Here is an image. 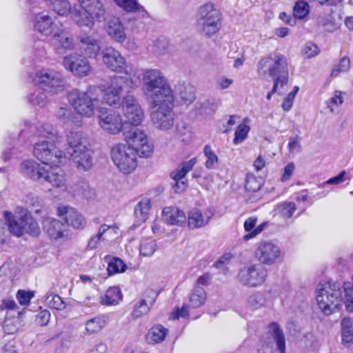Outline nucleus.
I'll use <instances>...</instances> for the list:
<instances>
[{
	"instance_id": "obj_13",
	"label": "nucleus",
	"mask_w": 353,
	"mask_h": 353,
	"mask_svg": "<svg viewBox=\"0 0 353 353\" xmlns=\"http://www.w3.org/2000/svg\"><path fill=\"white\" fill-rule=\"evenodd\" d=\"M254 254L260 264L272 265L281 258V249L272 241L262 240L257 243Z\"/></svg>"
},
{
	"instance_id": "obj_30",
	"label": "nucleus",
	"mask_w": 353,
	"mask_h": 353,
	"mask_svg": "<svg viewBox=\"0 0 353 353\" xmlns=\"http://www.w3.org/2000/svg\"><path fill=\"white\" fill-rule=\"evenodd\" d=\"M45 232L53 239H59L63 236V224L59 220L45 216L43 221Z\"/></svg>"
},
{
	"instance_id": "obj_18",
	"label": "nucleus",
	"mask_w": 353,
	"mask_h": 353,
	"mask_svg": "<svg viewBox=\"0 0 353 353\" xmlns=\"http://www.w3.org/2000/svg\"><path fill=\"white\" fill-rule=\"evenodd\" d=\"M101 61L111 71L121 73L128 65L119 51L112 47H105L101 51Z\"/></svg>"
},
{
	"instance_id": "obj_6",
	"label": "nucleus",
	"mask_w": 353,
	"mask_h": 353,
	"mask_svg": "<svg viewBox=\"0 0 353 353\" xmlns=\"http://www.w3.org/2000/svg\"><path fill=\"white\" fill-rule=\"evenodd\" d=\"M197 23L201 33L207 37H212L221 29L222 14L214 3H206L198 10Z\"/></svg>"
},
{
	"instance_id": "obj_42",
	"label": "nucleus",
	"mask_w": 353,
	"mask_h": 353,
	"mask_svg": "<svg viewBox=\"0 0 353 353\" xmlns=\"http://www.w3.org/2000/svg\"><path fill=\"white\" fill-rule=\"evenodd\" d=\"M110 230H112L114 233H117L118 227L116 225L110 226L106 224L101 225L99 229L98 233L90 239L88 243V248L90 250H93L96 248L99 242L102 240L103 235Z\"/></svg>"
},
{
	"instance_id": "obj_21",
	"label": "nucleus",
	"mask_w": 353,
	"mask_h": 353,
	"mask_svg": "<svg viewBox=\"0 0 353 353\" xmlns=\"http://www.w3.org/2000/svg\"><path fill=\"white\" fill-rule=\"evenodd\" d=\"M213 215L214 212L210 208L203 210L193 208L188 212V225L190 229L204 227L209 223Z\"/></svg>"
},
{
	"instance_id": "obj_39",
	"label": "nucleus",
	"mask_w": 353,
	"mask_h": 353,
	"mask_svg": "<svg viewBox=\"0 0 353 353\" xmlns=\"http://www.w3.org/2000/svg\"><path fill=\"white\" fill-rule=\"evenodd\" d=\"M67 141L69 145L68 151L81 150L82 148H88L85 145L86 137L81 132L72 131L67 136Z\"/></svg>"
},
{
	"instance_id": "obj_40",
	"label": "nucleus",
	"mask_w": 353,
	"mask_h": 353,
	"mask_svg": "<svg viewBox=\"0 0 353 353\" xmlns=\"http://www.w3.org/2000/svg\"><path fill=\"white\" fill-rule=\"evenodd\" d=\"M269 329L276 343V350L279 353H285V339L282 329L276 323H272Z\"/></svg>"
},
{
	"instance_id": "obj_38",
	"label": "nucleus",
	"mask_w": 353,
	"mask_h": 353,
	"mask_svg": "<svg viewBox=\"0 0 353 353\" xmlns=\"http://www.w3.org/2000/svg\"><path fill=\"white\" fill-rule=\"evenodd\" d=\"M41 167L33 160H26L20 164V172L34 180L40 179V168Z\"/></svg>"
},
{
	"instance_id": "obj_11",
	"label": "nucleus",
	"mask_w": 353,
	"mask_h": 353,
	"mask_svg": "<svg viewBox=\"0 0 353 353\" xmlns=\"http://www.w3.org/2000/svg\"><path fill=\"white\" fill-rule=\"evenodd\" d=\"M125 141L128 143L126 145L133 148L140 157L148 158L152 155L153 144L143 130H131L126 134Z\"/></svg>"
},
{
	"instance_id": "obj_56",
	"label": "nucleus",
	"mask_w": 353,
	"mask_h": 353,
	"mask_svg": "<svg viewBox=\"0 0 353 353\" xmlns=\"http://www.w3.org/2000/svg\"><path fill=\"white\" fill-rule=\"evenodd\" d=\"M350 68V59L345 57H343L338 65H336L332 70L331 76L332 77H336L341 72H346Z\"/></svg>"
},
{
	"instance_id": "obj_3",
	"label": "nucleus",
	"mask_w": 353,
	"mask_h": 353,
	"mask_svg": "<svg viewBox=\"0 0 353 353\" xmlns=\"http://www.w3.org/2000/svg\"><path fill=\"white\" fill-rule=\"evenodd\" d=\"M33 152L34 157L43 163L40 168V179H43L54 187L64 186L65 174L60 167L65 159L63 152L53 143L43 142L35 144Z\"/></svg>"
},
{
	"instance_id": "obj_28",
	"label": "nucleus",
	"mask_w": 353,
	"mask_h": 353,
	"mask_svg": "<svg viewBox=\"0 0 353 353\" xmlns=\"http://www.w3.org/2000/svg\"><path fill=\"white\" fill-rule=\"evenodd\" d=\"M125 76H119L123 81L122 85L125 88L134 90L139 87L141 83L139 70L131 65H127L123 72Z\"/></svg>"
},
{
	"instance_id": "obj_4",
	"label": "nucleus",
	"mask_w": 353,
	"mask_h": 353,
	"mask_svg": "<svg viewBox=\"0 0 353 353\" xmlns=\"http://www.w3.org/2000/svg\"><path fill=\"white\" fill-rule=\"evenodd\" d=\"M68 100L75 113L83 118H92L99 110L100 94L96 85H90L85 90H72Z\"/></svg>"
},
{
	"instance_id": "obj_46",
	"label": "nucleus",
	"mask_w": 353,
	"mask_h": 353,
	"mask_svg": "<svg viewBox=\"0 0 353 353\" xmlns=\"http://www.w3.org/2000/svg\"><path fill=\"white\" fill-rule=\"evenodd\" d=\"M153 302L154 301L150 303V305L148 304L146 301L144 299H142L140 301L137 302L134 305L133 308V311L132 313V319H137L147 314L149 312L150 310V306L152 305Z\"/></svg>"
},
{
	"instance_id": "obj_29",
	"label": "nucleus",
	"mask_w": 353,
	"mask_h": 353,
	"mask_svg": "<svg viewBox=\"0 0 353 353\" xmlns=\"http://www.w3.org/2000/svg\"><path fill=\"white\" fill-rule=\"evenodd\" d=\"M36 135L40 138L44 139V140L37 143L48 142L53 143L57 147V143L60 141V137L58 134L57 130L49 123H43L37 127Z\"/></svg>"
},
{
	"instance_id": "obj_32",
	"label": "nucleus",
	"mask_w": 353,
	"mask_h": 353,
	"mask_svg": "<svg viewBox=\"0 0 353 353\" xmlns=\"http://www.w3.org/2000/svg\"><path fill=\"white\" fill-rule=\"evenodd\" d=\"M109 316L107 314L96 316L85 323V330L87 334H94L101 331L108 323Z\"/></svg>"
},
{
	"instance_id": "obj_52",
	"label": "nucleus",
	"mask_w": 353,
	"mask_h": 353,
	"mask_svg": "<svg viewBox=\"0 0 353 353\" xmlns=\"http://www.w3.org/2000/svg\"><path fill=\"white\" fill-rule=\"evenodd\" d=\"M320 50L316 44L311 41L305 43L301 48V54L304 59H311L317 56Z\"/></svg>"
},
{
	"instance_id": "obj_35",
	"label": "nucleus",
	"mask_w": 353,
	"mask_h": 353,
	"mask_svg": "<svg viewBox=\"0 0 353 353\" xmlns=\"http://www.w3.org/2000/svg\"><path fill=\"white\" fill-rule=\"evenodd\" d=\"M151 202L149 199L143 198L139 201L134 208V212L137 224L141 225L148 220Z\"/></svg>"
},
{
	"instance_id": "obj_50",
	"label": "nucleus",
	"mask_w": 353,
	"mask_h": 353,
	"mask_svg": "<svg viewBox=\"0 0 353 353\" xmlns=\"http://www.w3.org/2000/svg\"><path fill=\"white\" fill-rule=\"evenodd\" d=\"M30 103L34 106L44 108L48 103V100L45 92L41 90L35 91L29 97Z\"/></svg>"
},
{
	"instance_id": "obj_19",
	"label": "nucleus",
	"mask_w": 353,
	"mask_h": 353,
	"mask_svg": "<svg viewBox=\"0 0 353 353\" xmlns=\"http://www.w3.org/2000/svg\"><path fill=\"white\" fill-rule=\"evenodd\" d=\"M196 159L192 158L188 161L181 163L179 167L171 173L172 178L174 180V189L176 192H182L187 188V183L183 179L196 163Z\"/></svg>"
},
{
	"instance_id": "obj_57",
	"label": "nucleus",
	"mask_w": 353,
	"mask_h": 353,
	"mask_svg": "<svg viewBox=\"0 0 353 353\" xmlns=\"http://www.w3.org/2000/svg\"><path fill=\"white\" fill-rule=\"evenodd\" d=\"M265 303L263 296L259 293L253 294L248 299L247 304L248 307L256 310L261 307Z\"/></svg>"
},
{
	"instance_id": "obj_20",
	"label": "nucleus",
	"mask_w": 353,
	"mask_h": 353,
	"mask_svg": "<svg viewBox=\"0 0 353 353\" xmlns=\"http://www.w3.org/2000/svg\"><path fill=\"white\" fill-rule=\"evenodd\" d=\"M61 23L56 21L47 13L41 12L36 15L34 19V28L41 34L50 37L55 29H58Z\"/></svg>"
},
{
	"instance_id": "obj_16",
	"label": "nucleus",
	"mask_w": 353,
	"mask_h": 353,
	"mask_svg": "<svg viewBox=\"0 0 353 353\" xmlns=\"http://www.w3.org/2000/svg\"><path fill=\"white\" fill-rule=\"evenodd\" d=\"M123 81L117 75L112 77L110 83L105 86L101 85L97 87L101 91L103 92V99L105 103L110 105H121V96L125 87L122 85Z\"/></svg>"
},
{
	"instance_id": "obj_25",
	"label": "nucleus",
	"mask_w": 353,
	"mask_h": 353,
	"mask_svg": "<svg viewBox=\"0 0 353 353\" xmlns=\"http://www.w3.org/2000/svg\"><path fill=\"white\" fill-rule=\"evenodd\" d=\"M105 29L108 35L117 43H123L127 39L124 26L119 17L110 18L106 23Z\"/></svg>"
},
{
	"instance_id": "obj_23",
	"label": "nucleus",
	"mask_w": 353,
	"mask_h": 353,
	"mask_svg": "<svg viewBox=\"0 0 353 353\" xmlns=\"http://www.w3.org/2000/svg\"><path fill=\"white\" fill-rule=\"evenodd\" d=\"M71 159L79 171H87L92 167V159L91 151L88 148H82L81 150L68 151Z\"/></svg>"
},
{
	"instance_id": "obj_64",
	"label": "nucleus",
	"mask_w": 353,
	"mask_h": 353,
	"mask_svg": "<svg viewBox=\"0 0 353 353\" xmlns=\"http://www.w3.org/2000/svg\"><path fill=\"white\" fill-rule=\"evenodd\" d=\"M233 256L231 253H225L222 255L214 263V266L216 268H222L229 264L231 261Z\"/></svg>"
},
{
	"instance_id": "obj_45",
	"label": "nucleus",
	"mask_w": 353,
	"mask_h": 353,
	"mask_svg": "<svg viewBox=\"0 0 353 353\" xmlns=\"http://www.w3.org/2000/svg\"><path fill=\"white\" fill-rule=\"evenodd\" d=\"M49 2L51 8L59 15L66 16L71 11L69 0H51Z\"/></svg>"
},
{
	"instance_id": "obj_58",
	"label": "nucleus",
	"mask_w": 353,
	"mask_h": 353,
	"mask_svg": "<svg viewBox=\"0 0 353 353\" xmlns=\"http://www.w3.org/2000/svg\"><path fill=\"white\" fill-rule=\"evenodd\" d=\"M19 319H8L4 320L3 328L5 333L8 334H13L16 333L19 329Z\"/></svg>"
},
{
	"instance_id": "obj_49",
	"label": "nucleus",
	"mask_w": 353,
	"mask_h": 353,
	"mask_svg": "<svg viewBox=\"0 0 353 353\" xmlns=\"http://www.w3.org/2000/svg\"><path fill=\"white\" fill-rule=\"evenodd\" d=\"M118 6L128 12H134L143 10V8L139 4L137 0H114Z\"/></svg>"
},
{
	"instance_id": "obj_33",
	"label": "nucleus",
	"mask_w": 353,
	"mask_h": 353,
	"mask_svg": "<svg viewBox=\"0 0 353 353\" xmlns=\"http://www.w3.org/2000/svg\"><path fill=\"white\" fill-rule=\"evenodd\" d=\"M168 329L160 324L152 326L145 336V340L149 344H157L164 341L168 334Z\"/></svg>"
},
{
	"instance_id": "obj_14",
	"label": "nucleus",
	"mask_w": 353,
	"mask_h": 353,
	"mask_svg": "<svg viewBox=\"0 0 353 353\" xmlns=\"http://www.w3.org/2000/svg\"><path fill=\"white\" fill-rule=\"evenodd\" d=\"M62 65L74 76L85 77L92 72V66L88 59L76 52L70 53L63 58Z\"/></svg>"
},
{
	"instance_id": "obj_34",
	"label": "nucleus",
	"mask_w": 353,
	"mask_h": 353,
	"mask_svg": "<svg viewBox=\"0 0 353 353\" xmlns=\"http://www.w3.org/2000/svg\"><path fill=\"white\" fill-rule=\"evenodd\" d=\"M123 299L121 290L117 287L109 288L100 297V303L105 306L118 305Z\"/></svg>"
},
{
	"instance_id": "obj_59",
	"label": "nucleus",
	"mask_w": 353,
	"mask_h": 353,
	"mask_svg": "<svg viewBox=\"0 0 353 353\" xmlns=\"http://www.w3.org/2000/svg\"><path fill=\"white\" fill-rule=\"evenodd\" d=\"M296 210V205L293 202H285L281 205V215L284 219L292 216Z\"/></svg>"
},
{
	"instance_id": "obj_27",
	"label": "nucleus",
	"mask_w": 353,
	"mask_h": 353,
	"mask_svg": "<svg viewBox=\"0 0 353 353\" xmlns=\"http://www.w3.org/2000/svg\"><path fill=\"white\" fill-rule=\"evenodd\" d=\"M81 52L88 57H96L101 51L99 41L92 35L80 34L78 37Z\"/></svg>"
},
{
	"instance_id": "obj_1",
	"label": "nucleus",
	"mask_w": 353,
	"mask_h": 353,
	"mask_svg": "<svg viewBox=\"0 0 353 353\" xmlns=\"http://www.w3.org/2000/svg\"><path fill=\"white\" fill-rule=\"evenodd\" d=\"M142 91L148 101L150 119L158 130L168 131L174 122L173 90L161 70L148 69L143 73Z\"/></svg>"
},
{
	"instance_id": "obj_60",
	"label": "nucleus",
	"mask_w": 353,
	"mask_h": 353,
	"mask_svg": "<svg viewBox=\"0 0 353 353\" xmlns=\"http://www.w3.org/2000/svg\"><path fill=\"white\" fill-rule=\"evenodd\" d=\"M301 138L299 137H290L288 144V148L290 153L295 154L301 151L300 143Z\"/></svg>"
},
{
	"instance_id": "obj_36",
	"label": "nucleus",
	"mask_w": 353,
	"mask_h": 353,
	"mask_svg": "<svg viewBox=\"0 0 353 353\" xmlns=\"http://www.w3.org/2000/svg\"><path fill=\"white\" fill-rule=\"evenodd\" d=\"M281 60L280 59H274V53L261 58L257 64V72L259 75L262 77L267 76L272 77V65L275 64L276 61L280 62Z\"/></svg>"
},
{
	"instance_id": "obj_10",
	"label": "nucleus",
	"mask_w": 353,
	"mask_h": 353,
	"mask_svg": "<svg viewBox=\"0 0 353 353\" xmlns=\"http://www.w3.org/2000/svg\"><path fill=\"white\" fill-rule=\"evenodd\" d=\"M268 276V270L260 263H253L241 268L236 279L240 284L248 288L262 285Z\"/></svg>"
},
{
	"instance_id": "obj_15",
	"label": "nucleus",
	"mask_w": 353,
	"mask_h": 353,
	"mask_svg": "<svg viewBox=\"0 0 353 353\" xmlns=\"http://www.w3.org/2000/svg\"><path fill=\"white\" fill-rule=\"evenodd\" d=\"M98 119L101 129L109 134L116 135L123 130L124 122L120 114L115 110H100Z\"/></svg>"
},
{
	"instance_id": "obj_7",
	"label": "nucleus",
	"mask_w": 353,
	"mask_h": 353,
	"mask_svg": "<svg viewBox=\"0 0 353 353\" xmlns=\"http://www.w3.org/2000/svg\"><path fill=\"white\" fill-rule=\"evenodd\" d=\"M105 0H78V3L83 11L74 14V19L80 27L91 28L95 21L99 20L104 16Z\"/></svg>"
},
{
	"instance_id": "obj_44",
	"label": "nucleus",
	"mask_w": 353,
	"mask_h": 353,
	"mask_svg": "<svg viewBox=\"0 0 353 353\" xmlns=\"http://www.w3.org/2000/svg\"><path fill=\"white\" fill-rule=\"evenodd\" d=\"M74 110L67 105L61 106L56 112L57 117L65 123H74L76 120Z\"/></svg>"
},
{
	"instance_id": "obj_24",
	"label": "nucleus",
	"mask_w": 353,
	"mask_h": 353,
	"mask_svg": "<svg viewBox=\"0 0 353 353\" xmlns=\"http://www.w3.org/2000/svg\"><path fill=\"white\" fill-rule=\"evenodd\" d=\"M58 215L63 216L67 224L75 229L83 228L86 225L85 218L74 208L69 206L59 208Z\"/></svg>"
},
{
	"instance_id": "obj_22",
	"label": "nucleus",
	"mask_w": 353,
	"mask_h": 353,
	"mask_svg": "<svg viewBox=\"0 0 353 353\" xmlns=\"http://www.w3.org/2000/svg\"><path fill=\"white\" fill-rule=\"evenodd\" d=\"M52 44L55 48L70 50L74 48L75 43L72 35L66 31L61 24L58 29H55L53 34L50 36Z\"/></svg>"
},
{
	"instance_id": "obj_12",
	"label": "nucleus",
	"mask_w": 353,
	"mask_h": 353,
	"mask_svg": "<svg viewBox=\"0 0 353 353\" xmlns=\"http://www.w3.org/2000/svg\"><path fill=\"white\" fill-rule=\"evenodd\" d=\"M121 110L125 118V124L140 125L145 117L144 111L138 100L132 94H128L122 98Z\"/></svg>"
},
{
	"instance_id": "obj_37",
	"label": "nucleus",
	"mask_w": 353,
	"mask_h": 353,
	"mask_svg": "<svg viewBox=\"0 0 353 353\" xmlns=\"http://www.w3.org/2000/svg\"><path fill=\"white\" fill-rule=\"evenodd\" d=\"M342 343L349 346L353 343V322L349 317H344L341 322Z\"/></svg>"
},
{
	"instance_id": "obj_26",
	"label": "nucleus",
	"mask_w": 353,
	"mask_h": 353,
	"mask_svg": "<svg viewBox=\"0 0 353 353\" xmlns=\"http://www.w3.org/2000/svg\"><path fill=\"white\" fill-rule=\"evenodd\" d=\"M173 94L174 101L182 105H190L196 99L194 88L191 85L185 83H179L176 85Z\"/></svg>"
},
{
	"instance_id": "obj_63",
	"label": "nucleus",
	"mask_w": 353,
	"mask_h": 353,
	"mask_svg": "<svg viewBox=\"0 0 353 353\" xmlns=\"http://www.w3.org/2000/svg\"><path fill=\"white\" fill-rule=\"evenodd\" d=\"M50 319V313L47 310H41L39 312V314L37 315L36 321L37 324L44 326L46 325Z\"/></svg>"
},
{
	"instance_id": "obj_9",
	"label": "nucleus",
	"mask_w": 353,
	"mask_h": 353,
	"mask_svg": "<svg viewBox=\"0 0 353 353\" xmlns=\"http://www.w3.org/2000/svg\"><path fill=\"white\" fill-rule=\"evenodd\" d=\"M34 81L42 90L58 94L65 90V79L58 71L50 68H41L34 76Z\"/></svg>"
},
{
	"instance_id": "obj_43",
	"label": "nucleus",
	"mask_w": 353,
	"mask_h": 353,
	"mask_svg": "<svg viewBox=\"0 0 353 353\" xmlns=\"http://www.w3.org/2000/svg\"><path fill=\"white\" fill-rule=\"evenodd\" d=\"M344 93L340 90H335L326 102L327 108L332 113L338 112L340 106L343 103Z\"/></svg>"
},
{
	"instance_id": "obj_17",
	"label": "nucleus",
	"mask_w": 353,
	"mask_h": 353,
	"mask_svg": "<svg viewBox=\"0 0 353 353\" xmlns=\"http://www.w3.org/2000/svg\"><path fill=\"white\" fill-rule=\"evenodd\" d=\"M274 59H281L272 65V78L274 79L273 92H279L287 86L288 81V61L285 56L280 53H274Z\"/></svg>"
},
{
	"instance_id": "obj_55",
	"label": "nucleus",
	"mask_w": 353,
	"mask_h": 353,
	"mask_svg": "<svg viewBox=\"0 0 353 353\" xmlns=\"http://www.w3.org/2000/svg\"><path fill=\"white\" fill-rule=\"evenodd\" d=\"M309 13V5L303 0L297 1L294 7V16L298 19H303Z\"/></svg>"
},
{
	"instance_id": "obj_41",
	"label": "nucleus",
	"mask_w": 353,
	"mask_h": 353,
	"mask_svg": "<svg viewBox=\"0 0 353 353\" xmlns=\"http://www.w3.org/2000/svg\"><path fill=\"white\" fill-rule=\"evenodd\" d=\"M206 294L201 287H195L189 295V306L193 308L201 307L205 302Z\"/></svg>"
},
{
	"instance_id": "obj_62",
	"label": "nucleus",
	"mask_w": 353,
	"mask_h": 353,
	"mask_svg": "<svg viewBox=\"0 0 353 353\" xmlns=\"http://www.w3.org/2000/svg\"><path fill=\"white\" fill-rule=\"evenodd\" d=\"M261 183L257 179L253 176H248L245 183V188L247 190L254 192L260 190Z\"/></svg>"
},
{
	"instance_id": "obj_53",
	"label": "nucleus",
	"mask_w": 353,
	"mask_h": 353,
	"mask_svg": "<svg viewBox=\"0 0 353 353\" xmlns=\"http://www.w3.org/2000/svg\"><path fill=\"white\" fill-rule=\"evenodd\" d=\"M48 307L57 310H63L66 307V303L57 294H50L46 299Z\"/></svg>"
},
{
	"instance_id": "obj_47",
	"label": "nucleus",
	"mask_w": 353,
	"mask_h": 353,
	"mask_svg": "<svg viewBox=\"0 0 353 353\" xmlns=\"http://www.w3.org/2000/svg\"><path fill=\"white\" fill-rule=\"evenodd\" d=\"M156 241L152 239H145L141 241L140 253L143 256H151L157 250Z\"/></svg>"
},
{
	"instance_id": "obj_8",
	"label": "nucleus",
	"mask_w": 353,
	"mask_h": 353,
	"mask_svg": "<svg viewBox=\"0 0 353 353\" xmlns=\"http://www.w3.org/2000/svg\"><path fill=\"white\" fill-rule=\"evenodd\" d=\"M137 155L133 148L124 143L115 144L110 151L113 163L124 174H129L135 170L137 166Z\"/></svg>"
},
{
	"instance_id": "obj_2",
	"label": "nucleus",
	"mask_w": 353,
	"mask_h": 353,
	"mask_svg": "<svg viewBox=\"0 0 353 353\" xmlns=\"http://www.w3.org/2000/svg\"><path fill=\"white\" fill-rule=\"evenodd\" d=\"M316 301L319 309L326 316L339 312L343 303L348 312H353V275L352 281L342 285L332 281L320 283L316 290Z\"/></svg>"
},
{
	"instance_id": "obj_54",
	"label": "nucleus",
	"mask_w": 353,
	"mask_h": 353,
	"mask_svg": "<svg viewBox=\"0 0 353 353\" xmlns=\"http://www.w3.org/2000/svg\"><path fill=\"white\" fill-rule=\"evenodd\" d=\"M249 131V125H246L245 123H241L239 125L234 133L233 143L234 144H239L241 143L248 137Z\"/></svg>"
},
{
	"instance_id": "obj_31",
	"label": "nucleus",
	"mask_w": 353,
	"mask_h": 353,
	"mask_svg": "<svg viewBox=\"0 0 353 353\" xmlns=\"http://www.w3.org/2000/svg\"><path fill=\"white\" fill-rule=\"evenodd\" d=\"M162 216L163 220L169 225H182L186 221L184 212L177 208H165Z\"/></svg>"
},
{
	"instance_id": "obj_48",
	"label": "nucleus",
	"mask_w": 353,
	"mask_h": 353,
	"mask_svg": "<svg viewBox=\"0 0 353 353\" xmlns=\"http://www.w3.org/2000/svg\"><path fill=\"white\" fill-rule=\"evenodd\" d=\"M203 153L206 157V161L205 163V168L209 170L214 169L219 162V158L217 155L208 145L204 147Z\"/></svg>"
},
{
	"instance_id": "obj_5",
	"label": "nucleus",
	"mask_w": 353,
	"mask_h": 353,
	"mask_svg": "<svg viewBox=\"0 0 353 353\" xmlns=\"http://www.w3.org/2000/svg\"><path fill=\"white\" fill-rule=\"evenodd\" d=\"M3 215L10 232L14 236H21L25 233H28L37 236L40 234L37 223L26 208L19 207L14 214L5 212Z\"/></svg>"
},
{
	"instance_id": "obj_51",
	"label": "nucleus",
	"mask_w": 353,
	"mask_h": 353,
	"mask_svg": "<svg viewBox=\"0 0 353 353\" xmlns=\"http://www.w3.org/2000/svg\"><path fill=\"white\" fill-rule=\"evenodd\" d=\"M126 270V264L119 258H114L109 262L108 265V271L110 275L123 273Z\"/></svg>"
},
{
	"instance_id": "obj_61",
	"label": "nucleus",
	"mask_w": 353,
	"mask_h": 353,
	"mask_svg": "<svg viewBox=\"0 0 353 353\" xmlns=\"http://www.w3.org/2000/svg\"><path fill=\"white\" fill-rule=\"evenodd\" d=\"M34 296V294L31 292H26L25 290H20L17 293V299L19 303L22 305H27L29 304L31 299Z\"/></svg>"
}]
</instances>
